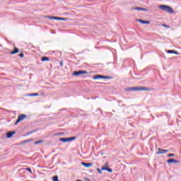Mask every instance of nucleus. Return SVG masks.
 I'll list each match as a JSON object with an SVG mask.
<instances>
[{
	"mask_svg": "<svg viewBox=\"0 0 181 181\" xmlns=\"http://www.w3.org/2000/svg\"><path fill=\"white\" fill-rule=\"evenodd\" d=\"M53 181H59V177L57 175H55L52 177Z\"/></svg>",
	"mask_w": 181,
	"mask_h": 181,
	"instance_id": "20",
	"label": "nucleus"
},
{
	"mask_svg": "<svg viewBox=\"0 0 181 181\" xmlns=\"http://www.w3.org/2000/svg\"><path fill=\"white\" fill-rule=\"evenodd\" d=\"M60 66H61V67H63V61H62V62H60Z\"/></svg>",
	"mask_w": 181,
	"mask_h": 181,
	"instance_id": "28",
	"label": "nucleus"
},
{
	"mask_svg": "<svg viewBox=\"0 0 181 181\" xmlns=\"http://www.w3.org/2000/svg\"><path fill=\"white\" fill-rule=\"evenodd\" d=\"M11 54H16L17 53H19V49L18 47H15L13 51H11Z\"/></svg>",
	"mask_w": 181,
	"mask_h": 181,
	"instance_id": "16",
	"label": "nucleus"
},
{
	"mask_svg": "<svg viewBox=\"0 0 181 181\" xmlns=\"http://www.w3.org/2000/svg\"><path fill=\"white\" fill-rule=\"evenodd\" d=\"M167 163H180V161L174 158H170L167 160Z\"/></svg>",
	"mask_w": 181,
	"mask_h": 181,
	"instance_id": "10",
	"label": "nucleus"
},
{
	"mask_svg": "<svg viewBox=\"0 0 181 181\" xmlns=\"http://www.w3.org/2000/svg\"><path fill=\"white\" fill-rule=\"evenodd\" d=\"M39 144H43V140H39L35 142V145H39Z\"/></svg>",
	"mask_w": 181,
	"mask_h": 181,
	"instance_id": "19",
	"label": "nucleus"
},
{
	"mask_svg": "<svg viewBox=\"0 0 181 181\" xmlns=\"http://www.w3.org/2000/svg\"><path fill=\"white\" fill-rule=\"evenodd\" d=\"M16 132H9L6 133V138H12L13 135H15Z\"/></svg>",
	"mask_w": 181,
	"mask_h": 181,
	"instance_id": "14",
	"label": "nucleus"
},
{
	"mask_svg": "<svg viewBox=\"0 0 181 181\" xmlns=\"http://www.w3.org/2000/svg\"><path fill=\"white\" fill-rule=\"evenodd\" d=\"M132 11H143L144 12L148 11V9L143 7H132Z\"/></svg>",
	"mask_w": 181,
	"mask_h": 181,
	"instance_id": "9",
	"label": "nucleus"
},
{
	"mask_svg": "<svg viewBox=\"0 0 181 181\" xmlns=\"http://www.w3.org/2000/svg\"><path fill=\"white\" fill-rule=\"evenodd\" d=\"M151 88L144 86L130 87L125 89V91H150Z\"/></svg>",
	"mask_w": 181,
	"mask_h": 181,
	"instance_id": "1",
	"label": "nucleus"
},
{
	"mask_svg": "<svg viewBox=\"0 0 181 181\" xmlns=\"http://www.w3.org/2000/svg\"><path fill=\"white\" fill-rule=\"evenodd\" d=\"M37 95H39V93H31L30 95V97H37Z\"/></svg>",
	"mask_w": 181,
	"mask_h": 181,
	"instance_id": "18",
	"label": "nucleus"
},
{
	"mask_svg": "<svg viewBox=\"0 0 181 181\" xmlns=\"http://www.w3.org/2000/svg\"><path fill=\"white\" fill-rule=\"evenodd\" d=\"M159 9H161L164 12H167V13H175V11H173V8L170 7V6L161 4L158 6Z\"/></svg>",
	"mask_w": 181,
	"mask_h": 181,
	"instance_id": "2",
	"label": "nucleus"
},
{
	"mask_svg": "<svg viewBox=\"0 0 181 181\" xmlns=\"http://www.w3.org/2000/svg\"><path fill=\"white\" fill-rule=\"evenodd\" d=\"M42 62H50V58L47 57H43L41 59Z\"/></svg>",
	"mask_w": 181,
	"mask_h": 181,
	"instance_id": "17",
	"label": "nucleus"
},
{
	"mask_svg": "<svg viewBox=\"0 0 181 181\" xmlns=\"http://www.w3.org/2000/svg\"><path fill=\"white\" fill-rule=\"evenodd\" d=\"M28 115H24V114H21L20 115H18V117L17 119V120L16 121V122L14 123V125H18L19 124V122H21V121H23V119H25V118H27Z\"/></svg>",
	"mask_w": 181,
	"mask_h": 181,
	"instance_id": "4",
	"label": "nucleus"
},
{
	"mask_svg": "<svg viewBox=\"0 0 181 181\" xmlns=\"http://www.w3.org/2000/svg\"><path fill=\"white\" fill-rule=\"evenodd\" d=\"M81 74H88V73L87 71L83 70L75 71L73 72L72 76H81Z\"/></svg>",
	"mask_w": 181,
	"mask_h": 181,
	"instance_id": "6",
	"label": "nucleus"
},
{
	"mask_svg": "<svg viewBox=\"0 0 181 181\" xmlns=\"http://www.w3.org/2000/svg\"><path fill=\"white\" fill-rule=\"evenodd\" d=\"M163 26L164 28H169V25H167L166 24H163Z\"/></svg>",
	"mask_w": 181,
	"mask_h": 181,
	"instance_id": "27",
	"label": "nucleus"
},
{
	"mask_svg": "<svg viewBox=\"0 0 181 181\" xmlns=\"http://www.w3.org/2000/svg\"><path fill=\"white\" fill-rule=\"evenodd\" d=\"M48 19H54V21H67L66 18L57 17V16H47Z\"/></svg>",
	"mask_w": 181,
	"mask_h": 181,
	"instance_id": "7",
	"label": "nucleus"
},
{
	"mask_svg": "<svg viewBox=\"0 0 181 181\" xmlns=\"http://www.w3.org/2000/svg\"><path fill=\"white\" fill-rule=\"evenodd\" d=\"M31 140L28 139V140H25L24 141H23V144H28V142H30Z\"/></svg>",
	"mask_w": 181,
	"mask_h": 181,
	"instance_id": "25",
	"label": "nucleus"
},
{
	"mask_svg": "<svg viewBox=\"0 0 181 181\" xmlns=\"http://www.w3.org/2000/svg\"><path fill=\"white\" fill-rule=\"evenodd\" d=\"M76 139V136L68 137V138H60L59 141L61 142H71V141H74Z\"/></svg>",
	"mask_w": 181,
	"mask_h": 181,
	"instance_id": "5",
	"label": "nucleus"
},
{
	"mask_svg": "<svg viewBox=\"0 0 181 181\" xmlns=\"http://www.w3.org/2000/svg\"><path fill=\"white\" fill-rule=\"evenodd\" d=\"M96 170H98V173H100V175L103 174V171H101V169L97 168Z\"/></svg>",
	"mask_w": 181,
	"mask_h": 181,
	"instance_id": "24",
	"label": "nucleus"
},
{
	"mask_svg": "<svg viewBox=\"0 0 181 181\" xmlns=\"http://www.w3.org/2000/svg\"><path fill=\"white\" fill-rule=\"evenodd\" d=\"M36 131H37V130H33V131H31L30 132H28L27 135H32V134H35V132H36Z\"/></svg>",
	"mask_w": 181,
	"mask_h": 181,
	"instance_id": "21",
	"label": "nucleus"
},
{
	"mask_svg": "<svg viewBox=\"0 0 181 181\" xmlns=\"http://www.w3.org/2000/svg\"><path fill=\"white\" fill-rule=\"evenodd\" d=\"M168 152H169V150H165V149L158 148L156 153L157 155H163L165 153H168Z\"/></svg>",
	"mask_w": 181,
	"mask_h": 181,
	"instance_id": "8",
	"label": "nucleus"
},
{
	"mask_svg": "<svg viewBox=\"0 0 181 181\" xmlns=\"http://www.w3.org/2000/svg\"><path fill=\"white\" fill-rule=\"evenodd\" d=\"M88 181H91V180H88Z\"/></svg>",
	"mask_w": 181,
	"mask_h": 181,
	"instance_id": "29",
	"label": "nucleus"
},
{
	"mask_svg": "<svg viewBox=\"0 0 181 181\" xmlns=\"http://www.w3.org/2000/svg\"><path fill=\"white\" fill-rule=\"evenodd\" d=\"M25 55L23 54V53H21L20 54H19V57H23Z\"/></svg>",
	"mask_w": 181,
	"mask_h": 181,
	"instance_id": "26",
	"label": "nucleus"
},
{
	"mask_svg": "<svg viewBox=\"0 0 181 181\" xmlns=\"http://www.w3.org/2000/svg\"><path fill=\"white\" fill-rule=\"evenodd\" d=\"M81 165L84 166V168H90V166H93V163H84L82 162Z\"/></svg>",
	"mask_w": 181,
	"mask_h": 181,
	"instance_id": "13",
	"label": "nucleus"
},
{
	"mask_svg": "<svg viewBox=\"0 0 181 181\" xmlns=\"http://www.w3.org/2000/svg\"><path fill=\"white\" fill-rule=\"evenodd\" d=\"M25 170H27V172H29L30 173L32 174V169H30V168H25Z\"/></svg>",
	"mask_w": 181,
	"mask_h": 181,
	"instance_id": "22",
	"label": "nucleus"
},
{
	"mask_svg": "<svg viewBox=\"0 0 181 181\" xmlns=\"http://www.w3.org/2000/svg\"><path fill=\"white\" fill-rule=\"evenodd\" d=\"M173 156H175V154H174V153H169V154L168 155V158H172V157H173Z\"/></svg>",
	"mask_w": 181,
	"mask_h": 181,
	"instance_id": "23",
	"label": "nucleus"
},
{
	"mask_svg": "<svg viewBox=\"0 0 181 181\" xmlns=\"http://www.w3.org/2000/svg\"><path fill=\"white\" fill-rule=\"evenodd\" d=\"M166 52L169 54H177V56H179V52L175 50L168 49L166 51Z\"/></svg>",
	"mask_w": 181,
	"mask_h": 181,
	"instance_id": "11",
	"label": "nucleus"
},
{
	"mask_svg": "<svg viewBox=\"0 0 181 181\" xmlns=\"http://www.w3.org/2000/svg\"><path fill=\"white\" fill-rule=\"evenodd\" d=\"M99 78H104V79L112 80V78H114V77H112V76H103V75H100V74L95 75V76L93 77V80H98Z\"/></svg>",
	"mask_w": 181,
	"mask_h": 181,
	"instance_id": "3",
	"label": "nucleus"
},
{
	"mask_svg": "<svg viewBox=\"0 0 181 181\" xmlns=\"http://www.w3.org/2000/svg\"><path fill=\"white\" fill-rule=\"evenodd\" d=\"M137 22H139L140 23H142L143 25H149V23H151V22H149L148 21H144L142 19H138Z\"/></svg>",
	"mask_w": 181,
	"mask_h": 181,
	"instance_id": "12",
	"label": "nucleus"
},
{
	"mask_svg": "<svg viewBox=\"0 0 181 181\" xmlns=\"http://www.w3.org/2000/svg\"><path fill=\"white\" fill-rule=\"evenodd\" d=\"M101 170H107L109 173H112V169L107 167H102Z\"/></svg>",
	"mask_w": 181,
	"mask_h": 181,
	"instance_id": "15",
	"label": "nucleus"
}]
</instances>
